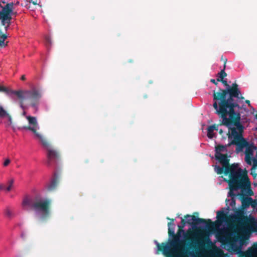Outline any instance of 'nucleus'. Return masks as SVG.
Wrapping results in <instances>:
<instances>
[{
	"mask_svg": "<svg viewBox=\"0 0 257 257\" xmlns=\"http://www.w3.org/2000/svg\"><path fill=\"white\" fill-rule=\"evenodd\" d=\"M226 86V91L230 95V98L226 100V92L220 90L217 93H213L214 103L213 106L216 109L217 113L222 118V123L228 127L232 124L235 125L239 123L240 118L239 109L238 104L234 102L232 97L239 98L240 92L236 84H232L230 87L223 81Z\"/></svg>",
	"mask_w": 257,
	"mask_h": 257,
	"instance_id": "obj_1",
	"label": "nucleus"
},
{
	"mask_svg": "<svg viewBox=\"0 0 257 257\" xmlns=\"http://www.w3.org/2000/svg\"><path fill=\"white\" fill-rule=\"evenodd\" d=\"M235 126L239 131L237 132L235 128H230L229 131L228 145H235L237 153L242 152L245 149V161L246 163L253 167L257 166V148L248 143L242 137L243 126L239 123L236 124Z\"/></svg>",
	"mask_w": 257,
	"mask_h": 257,
	"instance_id": "obj_2",
	"label": "nucleus"
},
{
	"mask_svg": "<svg viewBox=\"0 0 257 257\" xmlns=\"http://www.w3.org/2000/svg\"><path fill=\"white\" fill-rule=\"evenodd\" d=\"M51 200L47 198L36 196L34 198L29 195L25 196L22 202V207L24 210H29L33 208L37 217L43 219L50 214V205Z\"/></svg>",
	"mask_w": 257,
	"mask_h": 257,
	"instance_id": "obj_3",
	"label": "nucleus"
},
{
	"mask_svg": "<svg viewBox=\"0 0 257 257\" xmlns=\"http://www.w3.org/2000/svg\"><path fill=\"white\" fill-rule=\"evenodd\" d=\"M231 180L229 182L230 191L228 196H234L233 191L242 187H249L250 183L246 171L241 169L238 164H233L230 167Z\"/></svg>",
	"mask_w": 257,
	"mask_h": 257,
	"instance_id": "obj_4",
	"label": "nucleus"
},
{
	"mask_svg": "<svg viewBox=\"0 0 257 257\" xmlns=\"http://www.w3.org/2000/svg\"><path fill=\"white\" fill-rule=\"evenodd\" d=\"M186 237L185 231L182 229H179L177 234L174 235L173 239L170 241L169 244L164 246L163 253L173 257H186L184 256L182 252Z\"/></svg>",
	"mask_w": 257,
	"mask_h": 257,
	"instance_id": "obj_5",
	"label": "nucleus"
},
{
	"mask_svg": "<svg viewBox=\"0 0 257 257\" xmlns=\"http://www.w3.org/2000/svg\"><path fill=\"white\" fill-rule=\"evenodd\" d=\"M0 91L5 92L13 96H16L22 101L26 99L31 100V105L35 109V112H37L39 100L41 97V92L37 89L33 88L30 90L27 91H13L9 90L7 87L0 86Z\"/></svg>",
	"mask_w": 257,
	"mask_h": 257,
	"instance_id": "obj_6",
	"label": "nucleus"
},
{
	"mask_svg": "<svg viewBox=\"0 0 257 257\" xmlns=\"http://www.w3.org/2000/svg\"><path fill=\"white\" fill-rule=\"evenodd\" d=\"M226 242H229L232 251L235 254L241 253L245 257H257V247H249L245 252L242 251L244 243L243 240L238 236L235 237L230 241L227 240Z\"/></svg>",
	"mask_w": 257,
	"mask_h": 257,
	"instance_id": "obj_7",
	"label": "nucleus"
},
{
	"mask_svg": "<svg viewBox=\"0 0 257 257\" xmlns=\"http://www.w3.org/2000/svg\"><path fill=\"white\" fill-rule=\"evenodd\" d=\"M26 118L28 121V126L24 127L26 130L31 131L34 135V138L39 141L40 142L44 143L45 138L43 135L38 132L40 130V126L37 121V119L35 116L31 115H26Z\"/></svg>",
	"mask_w": 257,
	"mask_h": 257,
	"instance_id": "obj_8",
	"label": "nucleus"
},
{
	"mask_svg": "<svg viewBox=\"0 0 257 257\" xmlns=\"http://www.w3.org/2000/svg\"><path fill=\"white\" fill-rule=\"evenodd\" d=\"M12 12V7L8 5L3 8L2 10L0 11V19L2 20L3 25L6 26V29L9 26Z\"/></svg>",
	"mask_w": 257,
	"mask_h": 257,
	"instance_id": "obj_9",
	"label": "nucleus"
},
{
	"mask_svg": "<svg viewBox=\"0 0 257 257\" xmlns=\"http://www.w3.org/2000/svg\"><path fill=\"white\" fill-rule=\"evenodd\" d=\"M226 151V146L218 145L215 147V157L216 159L221 163L225 164L227 162L226 155L221 153V152H225Z\"/></svg>",
	"mask_w": 257,
	"mask_h": 257,
	"instance_id": "obj_10",
	"label": "nucleus"
},
{
	"mask_svg": "<svg viewBox=\"0 0 257 257\" xmlns=\"http://www.w3.org/2000/svg\"><path fill=\"white\" fill-rule=\"evenodd\" d=\"M44 141L46 143H44L43 142L41 143L43 147L45 148L48 151L47 157L48 159V163H50L51 161H55L57 159L58 154L55 150L52 148L51 145L45 139H44Z\"/></svg>",
	"mask_w": 257,
	"mask_h": 257,
	"instance_id": "obj_11",
	"label": "nucleus"
},
{
	"mask_svg": "<svg viewBox=\"0 0 257 257\" xmlns=\"http://www.w3.org/2000/svg\"><path fill=\"white\" fill-rule=\"evenodd\" d=\"M0 117L5 119V123L7 127L11 125L12 123L11 117L1 106H0Z\"/></svg>",
	"mask_w": 257,
	"mask_h": 257,
	"instance_id": "obj_12",
	"label": "nucleus"
},
{
	"mask_svg": "<svg viewBox=\"0 0 257 257\" xmlns=\"http://www.w3.org/2000/svg\"><path fill=\"white\" fill-rule=\"evenodd\" d=\"M217 218H218L217 221H216V225L219 227L220 225V222H224L226 220V213L224 211L219 210L217 212Z\"/></svg>",
	"mask_w": 257,
	"mask_h": 257,
	"instance_id": "obj_13",
	"label": "nucleus"
},
{
	"mask_svg": "<svg viewBox=\"0 0 257 257\" xmlns=\"http://www.w3.org/2000/svg\"><path fill=\"white\" fill-rule=\"evenodd\" d=\"M216 130L215 125L209 126L207 128V137L209 139H212L214 136V131Z\"/></svg>",
	"mask_w": 257,
	"mask_h": 257,
	"instance_id": "obj_14",
	"label": "nucleus"
},
{
	"mask_svg": "<svg viewBox=\"0 0 257 257\" xmlns=\"http://www.w3.org/2000/svg\"><path fill=\"white\" fill-rule=\"evenodd\" d=\"M57 184V180L56 179H53L48 184L46 185V188L48 190H53Z\"/></svg>",
	"mask_w": 257,
	"mask_h": 257,
	"instance_id": "obj_15",
	"label": "nucleus"
},
{
	"mask_svg": "<svg viewBox=\"0 0 257 257\" xmlns=\"http://www.w3.org/2000/svg\"><path fill=\"white\" fill-rule=\"evenodd\" d=\"M201 236H202V233L198 230L193 232L191 234V237L195 239H198Z\"/></svg>",
	"mask_w": 257,
	"mask_h": 257,
	"instance_id": "obj_16",
	"label": "nucleus"
},
{
	"mask_svg": "<svg viewBox=\"0 0 257 257\" xmlns=\"http://www.w3.org/2000/svg\"><path fill=\"white\" fill-rule=\"evenodd\" d=\"M248 221L251 224L254 226H257V219L255 218L253 216L250 215L248 219Z\"/></svg>",
	"mask_w": 257,
	"mask_h": 257,
	"instance_id": "obj_17",
	"label": "nucleus"
},
{
	"mask_svg": "<svg viewBox=\"0 0 257 257\" xmlns=\"http://www.w3.org/2000/svg\"><path fill=\"white\" fill-rule=\"evenodd\" d=\"M8 186L7 187V188L6 189V191H8V192H9L11 190L13 186V184L14 183V179H11L10 180H9L8 181Z\"/></svg>",
	"mask_w": 257,
	"mask_h": 257,
	"instance_id": "obj_18",
	"label": "nucleus"
},
{
	"mask_svg": "<svg viewBox=\"0 0 257 257\" xmlns=\"http://www.w3.org/2000/svg\"><path fill=\"white\" fill-rule=\"evenodd\" d=\"M7 38V36L2 34L0 33V45H4L6 46V45L4 44V41L5 39Z\"/></svg>",
	"mask_w": 257,
	"mask_h": 257,
	"instance_id": "obj_19",
	"label": "nucleus"
},
{
	"mask_svg": "<svg viewBox=\"0 0 257 257\" xmlns=\"http://www.w3.org/2000/svg\"><path fill=\"white\" fill-rule=\"evenodd\" d=\"M174 223H169L168 224L169 226V233L170 234H174Z\"/></svg>",
	"mask_w": 257,
	"mask_h": 257,
	"instance_id": "obj_20",
	"label": "nucleus"
},
{
	"mask_svg": "<svg viewBox=\"0 0 257 257\" xmlns=\"http://www.w3.org/2000/svg\"><path fill=\"white\" fill-rule=\"evenodd\" d=\"M237 215L238 216L237 218L238 219V222L245 221L246 220H247V217H244L242 213H238Z\"/></svg>",
	"mask_w": 257,
	"mask_h": 257,
	"instance_id": "obj_21",
	"label": "nucleus"
},
{
	"mask_svg": "<svg viewBox=\"0 0 257 257\" xmlns=\"http://www.w3.org/2000/svg\"><path fill=\"white\" fill-rule=\"evenodd\" d=\"M5 215L8 217H11L13 216V212L11 209L7 207L5 210Z\"/></svg>",
	"mask_w": 257,
	"mask_h": 257,
	"instance_id": "obj_22",
	"label": "nucleus"
},
{
	"mask_svg": "<svg viewBox=\"0 0 257 257\" xmlns=\"http://www.w3.org/2000/svg\"><path fill=\"white\" fill-rule=\"evenodd\" d=\"M214 170L218 174H220L222 173L223 168L222 167H221L220 166L215 165L214 166Z\"/></svg>",
	"mask_w": 257,
	"mask_h": 257,
	"instance_id": "obj_23",
	"label": "nucleus"
},
{
	"mask_svg": "<svg viewBox=\"0 0 257 257\" xmlns=\"http://www.w3.org/2000/svg\"><path fill=\"white\" fill-rule=\"evenodd\" d=\"M218 74L219 76V78L217 79V81L223 80V75L226 76L225 73L223 70H222Z\"/></svg>",
	"mask_w": 257,
	"mask_h": 257,
	"instance_id": "obj_24",
	"label": "nucleus"
},
{
	"mask_svg": "<svg viewBox=\"0 0 257 257\" xmlns=\"http://www.w3.org/2000/svg\"><path fill=\"white\" fill-rule=\"evenodd\" d=\"M240 230L242 232H244L245 234H247L249 233V230L247 228V227L245 225H241Z\"/></svg>",
	"mask_w": 257,
	"mask_h": 257,
	"instance_id": "obj_25",
	"label": "nucleus"
},
{
	"mask_svg": "<svg viewBox=\"0 0 257 257\" xmlns=\"http://www.w3.org/2000/svg\"><path fill=\"white\" fill-rule=\"evenodd\" d=\"M228 231V229L226 227L222 228H218V232L221 234L226 233Z\"/></svg>",
	"mask_w": 257,
	"mask_h": 257,
	"instance_id": "obj_26",
	"label": "nucleus"
},
{
	"mask_svg": "<svg viewBox=\"0 0 257 257\" xmlns=\"http://www.w3.org/2000/svg\"><path fill=\"white\" fill-rule=\"evenodd\" d=\"M10 162H11V161L9 159L7 158V159H5V160L4 162V164H3L4 166L7 167V166H8L9 165Z\"/></svg>",
	"mask_w": 257,
	"mask_h": 257,
	"instance_id": "obj_27",
	"label": "nucleus"
},
{
	"mask_svg": "<svg viewBox=\"0 0 257 257\" xmlns=\"http://www.w3.org/2000/svg\"><path fill=\"white\" fill-rule=\"evenodd\" d=\"M196 222L197 224L204 223H205V221L203 219L197 218L196 219Z\"/></svg>",
	"mask_w": 257,
	"mask_h": 257,
	"instance_id": "obj_28",
	"label": "nucleus"
},
{
	"mask_svg": "<svg viewBox=\"0 0 257 257\" xmlns=\"http://www.w3.org/2000/svg\"><path fill=\"white\" fill-rule=\"evenodd\" d=\"M20 106L24 110V111L23 112V115L26 117V115H27L26 114V111H25V107L24 106H23V102H21V103H20Z\"/></svg>",
	"mask_w": 257,
	"mask_h": 257,
	"instance_id": "obj_29",
	"label": "nucleus"
},
{
	"mask_svg": "<svg viewBox=\"0 0 257 257\" xmlns=\"http://www.w3.org/2000/svg\"><path fill=\"white\" fill-rule=\"evenodd\" d=\"M235 205V200L233 198H232L231 199V203H230V205L231 206H234Z\"/></svg>",
	"mask_w": 257,
	"mask_h": 257,
	"instance_id": "obj_30",
	"label": "nucleus"
},
{
	"mask_svg": "<svg viewBox=\"0 0 257 257\" xmlns=\"http://www.w3.org/2000/svg\"><path fill=\"white\" fill-rule=\"evenodd\" d=\"M155 243L157 245V249H159L160 248V245H159V243L158 242H157L156 241H155Z\"/></svg>",
	"mask_w": 257,
	"mask_h": 257,
	"instance_id": "obj_31",
	"label": "nucleus"
},
{
	"mask_svg": "<svg viewBox=\"0 0 257 257\" xmlns=\"http://www.w3.org/2000/svg\"><path fill=\"white\" fill-rule=\"evenodd\" d=\"M26 79V76L25 75H23L21 77V80H25Z\"/></svg>",
	"mask_w": 257,
	"mask_h": 257,
	"instance_id": "obj_32",
	"label": "nucleus"
},
{
	"mask_svg": "<svg viewBox=\"0 0 257 257\" xmlns=\"http://www.w3.org/2000/svg\"><path fill=\"white\" fill-rule=\"evenodd\" d=\"M210 81L212 83L216 84V80L215 79H211Z\"/></svg>",
	"mask_w": 257,
	"mask_h": 257,
	"instance_id": "obj_33",
	"label": "nucleus"
},
{
	"mask_svg": "<svg viewBox=\"0 0 257 257\" xmlns=\"http://www.w3.org/2000/svg\"><path fill=\"white\" fill-rule=\"evenodd\" d=\"M5 188L4 186L2 184H0V190L4 189Z\"/></svg>",
	"mask_w": 257,
	"mask_h": 257,
	"instance_id": "obj_34",
	"label": "nucleus"
},
{
	"mask_svg": "<svg viewBox=\"0 0 257 257\" xmlns=\"http://www.w3.org/2000/svg\"><path fill=\"white\" fill-rule=\"evenodd\" d=\"M185 226V222L183 223L182 226L178 225L179 227H183Z\"/></svg>",
	"mask_w": 257,
	"mask_h": 257,
	"instance_id": "obj_35",
	"label": "nucleus"
}]
</instances>
